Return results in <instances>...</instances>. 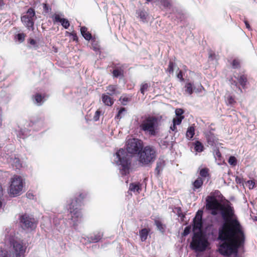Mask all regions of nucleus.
<instances>
[{
	"mask_svg": "<svg viewBox=\"0 0 257 257\" xmlns=\"http://www.w3.org/2000/svg\"><path fill=\"white\" fill-rule=\"evenodd\" d=\"M126 113V109L125 107H121L119 109L117 113L116 114L115 119L119 120L124 117Z\"/></svg>",
	"mask_w": 257,
	"mask_h": 257,
	"instance_id": "412c9836",
	"label": "nucleus"
},
{
	"mask_svg": "<svg viewBox=\"0 0 257 257\" xmlns=\"http://www.w3.org/2000/svg\"><path fill=\"white\" fill-rule=\"evenodd\" d=\"M101 113V111L100 109H97L95 111V114L93 117V119L94 121H96L99 120Z\"/></svg>",
	"mask_w": 257,
	"mask_h": 257,
	"instance_id": "79ce46f5",
	"label": "nucleus"
},
{
	"mask_svg": "<svg viewBox=\"0 0 257 257\" xmlns=\"http://www.w3.org/2000/svg\"><path fill=\"white\" fill-rule=\"evenodd\" d=\"M231 65L234 69H237L240 67V62L238 59H234Z\"/></svg>",
	"mask_w": 257,
	"mask_h": 257,
	"instance_id": "f704fd0d",
	"label": "nucleus"
},
{
	"mask_svg": "<svg viewBox=\"0 0 257 257\" xmlns=\"http://www.w3.org/2000/svg\"><path fill=\"white\" fill-rule=\"evenodd\" d=\"M190 227L189 226H187L185 228V229L184 230V231L183 233V235L186 236L190 233Z\"/></svg>",
	"mask_w": 257,
	"mask_h": 257,
	"instance_id": "49530a36",
	"label": "nucleus"
},
{
	"mask_svg": "<svg viewBox=\"0 0 257 257\" xmlns=\"http://www.w3.org/2000/svg\"><path fill=\"white\" fill-rule=\"evenodd\" d=\"M206 207L211 210V214L216 215L221 211L223 222L218 230V239L223 241L218 249L219 252L224 256L237 255L238 249L243 248L245 236L242 226L235 217L233 207L229 204H222L213 195L207 196Z\"/></svg>",
	"mask_w": 257,
	"mask_h": 257,
	"instance_id": "f257e3e1",
	"label": "nucleus"
},
{
	"mask_svg": "<svg viewBox=\"0 0 257 257\" xmlns=\"http://www.w3.org/2000/svg\"><path fill=\"white\" fill-rule=\"evenodd\" d=\"M149 232V231L147 228H143L140 231V236L142 241L147 239Z\"/></svg>",
	"mask_w": 257,
	"mask_h": 257,
	"instance_id": "a878e982",
	"label": "nucleus"
},
{
	"mask_svg": "<svg viewBox=\"0 0 257 257\" xmlns=\"http://www.w3.org/2000/svg\"><path fill=\"white\" fill-rule=\"evenodd\" d=\"M156 156L155 150L152 147L147 146L140 153L139 161L143 164H148L155 160Z\"/></svg>",
	"mask_w": 257,
	"mask_h": 257,
	"instance_id": "423d86ee",
	"label": "nucleus"
},
{
	"mask_svg": "<svg viewBox=\"0 0 257 257\" xmlns=\"http://www.w3.org/2000/svg\"><path fill=\"white\" fill-rule=\"evenodd\" d=\"M146 1V2L148 3L150 2H151L152 0H145Z\"/></svg>",
	"mask_w": 257,
	"mask_h": 257,
	"instance_id": "052dcab7",
	"label": "nucleus"
},
{
	"mask_svg": "<svg viewBox=\"0 0 257 257\" xmlns=\"http://www.w3.org/2000/svg\"><path fill=\"white\" fill-rule=\"evenodd\" d=\"M158 125V119L154 116H149L143 120L140 127L141 130L151 136H155Z\"/></svg>",
	"mask_w": 257,
	"mask_h": 257,
	"instance_id": "20e7f679",
	"label": "nucleus"
},
{
	"mask_svg": "<svg viewBox=\"0 0 257 257\" xmlns=\"http://www.w3.org/2000/svg\"><path fill=\"white\" fill-rule=\"evenodd\" d=\"M27 195L28 196V197H29L30 198L31 197V196H33V195L31 194L30 193L27 194Z\"/></svg>",
	"mask_w": 257,
	"mask_h": 257,
	"instance_id": "13d9d810",
	"label": "nucleus"
},
{
	"mask_svg": "<svg viewBox=\"0 0 257 257\" xmlns=\"http://www.w3.org/2000/svg\"><path fill=\"white\" fill-rule=\"evenodd\" d=\"M12 249L11 253L12 257H24L26 247L23 245L22 242L13 240L11 243Z\"/></svg>",
	"mask_w": 257,
	"mask_h": 257,
	"instance_id": "1a4fd4ad",
	"label": "nucleus"
},
{
	"mask_svg": "<svg viewBox=\"0 0 257 257\" xmlns=\"http://www.w3.org/2000/svg\"><path fill=\"white\" fill-rule=\"evenodd\" d=\"M5 5L4 0H0V10L1 9L2 7H4Z\"/></svg>",
	"mask_w": 257,
	"mask_h": 257,
	"instance_id": "6e6d98bb",
	"label": "nucleus"
},
{
	"mask_svg": "<svg viewBox=\"0 0 257 257\" xmlns=\"http://www.w3.org/2000/svg\"><path fill=\"white\" fill-rule=\"evenodd\" d=\"M203 184V179L200 177H198L192 183V189L195 191L197 189H200L202 187Z\"/></svg>",
	"mask_w": 257,
	"mask_h": 257,
	"instance_id": "2eb2a0df",
	"label": "nucleus"
},
{
	"mask_svg": "<svg viewBox=\"0 0 257 257\" xmlns=\"http://www.w3.org/2000/svg\"><path fill=\"white\" fill-rule=\"evenodd\" d=\"M244 24L245 25L246 28L247 29H248V30H250V26L248 22H247V20H244Z\"/></svg>",
	"mask_w": 257,
	"mask_h": 257,
	"instance_id": "864d4df0",
	"label": "nucleus"
},
{
	"mask_svg": "<svg viewBox=\"0 0 257 257\" xmlns=\"http://www.w3.org/2000/svg\"><path fill=\"white\" fill-rule=\"evenodd\" d=\"M137 14L138 15V17L140 19L141 21L143 23H146L147 22V19L148 17L147 13L144 10H138L136 12Z\"/></svg>",
	"mask_w": 257,
	"mask_h": 257,
	"instance_id": "dca6fc26",
	"label": "nucleus"
},
{
	"mask_svg": "<svg viewBox=\"0 0 257 257\" xmlns=\"http://www.w3.org/2000/svg\"><path fill=\"white\" fill-rule=\"evenodd\" d=\"M227 105H232L236 103V101L235 100L234 97L230 95L227 96Z\"/></svg>",
	"mask_w": 257,
	"mask_h": 257,
	"instance_id": "e433bc0d",
	"label": "nucleus"
},
{
	"mask_svg": "<svg viewBox=\"0 0 257 257\" xmlns=\"http://www.w3.org/2000/svg\"><path fill=\"white\" fill-rule=\"evenodd\" d=\"M156 224L159 229H160L161 227V222L159 221H155Z\"/></svg>",
	"mask_w": 257,
	"mask_h": 257,
	"instance_id": "4d7b16f0",
	"label": "nucleus"
},
{
	"mask_svg": "<svg viewBox=\"0 0 257 257\" xmlns=\"http://www.w3.org/2000/svg\"><path fill=\"white\" fill-rule=\"evenodd\" d=\"M237 79L238 83L242 86L243 89L246 88V85L248 83L247 75H240L237 77Z\"/></svg>",
	"mask_w": 257,
	"mask_h": 257,
	"instance_id": "ddd939ff",
	"label": "nucleus"
},
{
	"mask_svg": "<svg viewBox=\"0 0 257 257\" xmlns=\"http://www.w3.org/2000/svg\"><path fill=\"white\" fill-rule=\"evenodd\" d=\"M36 18L35 10L32 8H30L26 14L21 17V20L28 30L33 31L34 30V23Z\"/></svg>",
	"mask_w": 257,
	"mask_h": 257,
	"instance_id": "6e6552de",
	"label": "nucleus"
},
{
	"mask_svg": "<svg viewBox=\"0 0 257 257\" xmlns=\"http://www.w3.org/2000/svg\"><path fill=\"white\" fill-rule=\"evenodd\" d=\"M162 6L165 9L170 10L172 8V5L170 0H162Z\"/></svg>",
	"mask_w": 257,
	"mask_h": 257,
	"instance_id": "c85d7f7f",
	"label": "nucleus"
},
{
	"mask_svg": "<svg viewBox=\"0 0 257 257\" xmlns=\"http://www.w3.org/2000/svg\"><path fill=\"white\" fill-rule=\"evenodd\" d=\"M214 157L216 159L221 161L222 159L221 153L218 149L216 150L215 152Z\"/></svg>",
	"mask_w": 257,
	"mask_h": 257,
	"instance_id": "37998d69",
	"label": "nucleus"
},
{
	"mask_svg": "<svg viewBox=\"0 0 257 257\" xmlns=\"http://www.w3.org/2000/svg\"><path fill=\"white\" fill-rule=\"evenodd\" d=\"M11 256V252L9 253L7 250L2 248L0 249V257H10Z\"/></svg>",
	"mask_w": 257,
	"mask_h": 257,
	"instance_id": "c9c22d12",
	"label": "nucleus"
},
{
	"mask_svg": "<svg viewBox=\"0 0 257 257\" xmlns=\"http://www.w3.org/2000/svg\"><path fill=\"white\" fill-rule=\"evenodd\" d=\"M186 92L191 95L193 93V85L191 83H187L185 85Z\"/></svg>",
	"mask_w": 257,
	"mask_h": 257,
	"instance_id": "c756f323",
	"label": "nucleus"
},
{
	"mask_svg": "<svg viewBox=\"0 0 257 257\" xmlns=\"http://www.w3.org/2000/svg\"><path fill=\"white\" fill-rule=\"evenodd\" d=\"M195 135V127L193 126H189L186 133V138L188 140H191L193 138Z\"/></svg>",
	"mask_w": 257,
	"mask_h": 257,
	"instance_id": "b1692460",
	"label": "nucleus"
},
{
	"mask_svg": "<svg viewBox=\"0 0 257 257\" xmlns=\"http://www.w3.org/2000/svg\"><path fill=\"white\" fill-rule=\"evenodd\" d=\"M194 149L196 152H201L203 151L204 146L200 141H197L194 143Z\"/></svg>",
	"mask_w": 257,
	"mask_h": 257,
	"instance_id": "cd10ccee",
	"label": "nucleus"
},
{
	"mask_svg": "<svg viewBox=\"0 0 257 257\" xmlns=\"http://www.w3.org/2000/svg\"><path fill=\"white\" fill-rule=\"evenodd\" d=\"M42 5H43L44 12L45 14H48L51 12V8L50 7V6L48 4H47L46 3H44V4H43Z\"/></svg>",
	"mask_w": 257,
	"mask_h": 257,
	"instance_id": "58836bf2",
	"label": "nucleus"
},
{
	"mask_svg": "<svg viewBox=\"0 0 257 257\" xmlns=\"http://www.w3.org/2000/svg\"><path fill=\"white\" fill-rule=\"evenodd\" d=\"M20 220L24 229L33 230L37 226V221L35 218L30 217L27 214L21 215Z\"/></svg>",
	"mask_w": 257,
	"mask_h": 257,
	"instance_id": "9d476101",
	"label": "nucleus"
},
{
	"mask_svg": "<svg viewBox=\"0 0 257 257\" xmlns=\"http://www.w3.org/2000/svg\"><path fill=\"white\" fill-rule=\"evenodd\" d=\"M141 189V185L139 183H132L130 184L129 190L131 191H133L134 192H136L139 193Z\"/></svg>",
	"mask_w": 257,
	"mask_h": 257,
	"instance_id": "6ab92c4d",
	"label": "nucleus"
},
{
	"mask_svg": "<svg viewBox=\"0 0 257 257\" xmlns=\"http://www.w3.org/2000/svg\"><path fill=\"white\" fill-rule=\"evenodd\" d=\"M25 37L26 35L24 33H19L15 36V38L19 42L22 43L24 41Z\"/></svg>",
	"mask_w": 257,
	"mask_h": 257,
	"instance_id": "72a5a7b5",
	"label": "nucleus"
},
{
	"mask_svg": "<svg viewBox=\"0 0 257 257\" xmlns=\"http://www.w3.org/2000/svg\"><path fill=\"white\" fill-rule=\"evenodd\" d=\"M184 116H179V117L176 116L173 119V122L177 125H179L181 124L182 120L184 119Z\"/></svg>",
	"mask_w": 257,
	"mask_h": 257,
	"instance_id": "ea45409f",
	"label": "nucleus"
},
{
	"mask_svg": "<svg viewBox=\"0 0 257 257\" xmlns=\"http://www.w3.org/2000/svg\"><path fill=\"white\" fill-rule=\"evenodd\" d=\"M208 243L207 240L201 232H195L190 243V246L192 249L202 251L206 249Z\"/></svg>",
	"mask_w": 257,
	"mask_h": 257,
	"instance_id": "39448f33",
	"label": "nucleus"
},
{
	"mask_svg": "<svg viewBox=\"0 0 257 257\" xmlns=\"http://www.w3.org/2000/svg\"><path fill=\"white\" fill-rule=\"evenodd\" d=\"M111 95L103 94L102 95V101L103 103L107 106H111L114 103V99L110 97Z\"/></svg>",
	"mask_w": 257,
	"mask_h": 257,
	"instance_id": "f8f14e48",
	"label": "nucleus"
},
{
	"mask_svg": "<svg viewBox=\"0 0 257 257\" xmlns=\"http://www.w3.org/2000/svg\"><path fill=\"white\" fill-rule=\"evenodd\" d=\"M1 122H2V120H1V119L0 118V124L1 123Z\"/></svg>",
	"mask_w": 257,
	"mask_h": 257,
	"instance_id": "e2e57ef3",
	"label": "nucleus"
},
{
	"mask_svg": "<svg viewBox=\"0 0 257 257\" xmlns=\"http://www.w3.org/2000/svg\"><path fill=\"white\" fill-rule=\"evenodd\" d=\"M112 75L114 77H123L124 75L123 67H115L112 71Z\"/></svg>",
	"mask_w": 257,
	"mask_h": 257,
	"instance_id": "a211bd4d",
	"label": "nucleus"
},
{
	"mask_svg": "<svg viewBox=\"0 0 257 257\" xmlns=\"http://www.w3.org/2000/svg\"><path fill=\"white\" fill-rule=\"evenodd\" d=\"M86 196V193L79 192L78 196L75 197L69 204V210L71 214V220L73 222L74 227H76L82 222V214L81 212L80 207Z\"/></svg>",
	"mask_w": 257,
	"mask_h": 257,
	"instance_id": "7ed1b4c3",
	"label": "nucleus"
},
{
	"mask_svg": "<svg viewBox=\"0 0 257 257\" xmlns=\"http://www.w3.org/2000/svg\"><path fill=\"white\" fill-rule=\"evenodd\" d=\"M177 78L180 79L181 82L184 81V78H183V72L181 70H180L179 73L177 75Z\"/></svg>",
	"mask_w": 257,
	"mask_h": 257,
	"instance_id": "a18cd8bd",
	"label": "nucleus"
},
{
	"mask_svg": "<svg viewBox=\"0 0 257 257\" xmlns=\"http://www.w3.org/2000/svg\"><path fill=\"white\" fill-rule=\"evenodd\" d=\"M215 55L214 54H210V55H209V57H212L213 56Z\"/></svg>",
	"mask_w": 257,
	"mask_h": 257,
	"instance_id": "bf43d9fd",
	"label": "nucleus"
},
{
	"mask_svg": "<svg viewBox=\"0 0 257 257\" xmlns=\"http://www.w3.org/2000/svg\"><path fill=\"white\" fill-rule=\"evenodd\" d=\"M228 163L232 166H236L237 164V159L234 156H230L228 159Z\"/></svg>",
	"mask_w": 257,
	"mask_h": 257,
	"instance_id": "4c0bfd02",
	"label": "nucleus"
},
{
	"mask_svg": "<svg viewBox=\"0 0 257 257\" xmlns=\"http://www.w3.org/2000/svg\"><path fill=\"white\" fill-rule=\"evenodd\" d=\"M201 214L199 215V211L197 212L195 217L194 219V226L196 228H200L202 226V212L201 211Z\"/></svg>",
	"mask_w": 257,
	"mask_h": 257,
	"instance_id": "f3484780",
	"label": "nucleus"
},
{
	"mask_svg": "<svg viewBox=\"0 0 257 257\" xmlns=\"http://www.w3.org/2000/svg\"><path fill=\"white\" fill-rule=\"evenodd\" d=\"M101 239V237L100 235L97 236V237H95V238H92V240L95 242H96L97 241H98L100 239Z\"/></svg>",
	"mask_w": 257,
	"mask_h": 257,
	"instance_id": "603ef678",
	"label": "nucleus"
},
{
	"mask_svg": "<svg viewBox=\"0 0 257 257\" xmlns=\"http://www.w3.org/2000/svg\"><path fill=\"white\" fill-rule=\"evenodd\" d=\"M3 190L2 186L0 184V199H1L2 197L3 196ZM2 202L1 200H0V207H2Z\"/></svg>",
	"mask_w": 257,
	"mask_h": 257,
	"instance_id": "de8ad7c7",
	"label": "nucleus"
},
{
	"mask_svg": "<svg viewBox=\"0 0 257 257\" xmlns=\"http://www.w3.org/2000/svg\"><path fill=\"white\" fill-rule=\"evenodd\" d=\"M246 184L248 185V188L250 189L254 188L255 186L254 180H248L247 181Z\"/></svg>",
	"mask_w": 257,
	"mask_h": 257,
	"instance_id": "c03bdc74",
	"label": "nucleus"
},
{
	"mask_svg": "<svg viewBox=\"0 0 257 257\" xmlns=\"http://www.w3.org/2000/svg\"><path fill=\"white\" fill-rule=\"evenodd\" d=\"M52 19L54 23H60L65 29H68L70 26L69 21L66 19L61 18L59 14H54L52 16Z\"/></svg>",
	"mask_w": 257,
	"mask_h": 257,
	"instance_id": "9b49d317",
	"label": "nucleus"
},
{
	"mask_svg": "<svg viewBox=\"0 0 257 257\" xmlns=\"http://www.w3.org/2000/svg\"><path fill=\"white\" fill-rule=\"evenodd\" d=\"M66 35L72 36V40L73 41L78 42V38L77 36V34L75 31H72V32H69L68 31L66 32Z\"/></svg>",
	"mask_w": 257,
	"mask_h": 257,
	"instance_id": "7c9ffc66",
	"label": "nucleus"
},
{
	"mask_svg": "<svg viewBox=\"0 0 257 257\" xmlns=\"http://www.w3.org/2000/svg\"><path fill=\"white\" fill-rule=\"evenodd\" d=\"M131 99L132 96H127L126 94H123L120 96L119 100L123 105H125L128 102L131 101Z\"/></svg>",
	"mask_w": 257,
	"mask_h": 257,
	"instance_id": "393cba45",
	"label": "nucleus"
},
{
	"mask_svg": "<svg viewBox=\"0 0 257 257\" xmlns=\"http://www.w3.org/2000/svg\"><path fill=\"white\" fill-rule=\"evenodd\" d=\"M176 124L173 123V125H172L170 126V128L173 131H177V127H176Z\"/></svg>",
	"mask_w": 257,
	"mask_h": 257,
	"instance_id": "3c124183",
	"label": "nucleus"
},
{
	"mask_svg": "<svg viewBox=\"0 0 257 257\" xmlns=\"http://www.w3.org/2000/svg\"><path fill=\"white\" fill-rule=\"evenodd\" d=\"M184 113V110L182 108H177L175 110V114L177 117H179V116H184V115H183Z\"/></svg>",
	"mask_w": 257,
	"mask_h": 257,
	"instance_id": "a19ab883",
	"label": "nucleus"
},
{
	"mask_svg": "<svg viewBox=\"0 0 257 257\" xmlns=\"http://www.w3.org/2000/svg\"><path fill=\"white\" fill-rule=\"evenodd\" d=\"M175 64L171 61L169 62L168 67L166 69L167 72L170 74H173L174 72V66Z\"/></svg>",
	"mask_w": 257,
	"mask_h": 257,
	"instance_id": "2f4dec72",
	"label": "nucleus"
},
{
	"mask_svg": "<svg viewBox=\"0 0 257 257\" xmlns=\"http://www.w3.org/2000/svg\"><path fill=\"white\" fill-rule=\"evenodd\" d=\"M159 168V166H157L156 169H158Z\"/></svg>",
	"mask_w": 257,
	"mask_h": 257,
	"instance_id": "0e129e2a",
	"label": "nucleus"
},
{
	"mask_svg": "<svg viewBox=\"0 0 257 257\" xmlns=\"http://www.w3.org/2000/svg\"><path fill=\"white\" fill-rule=\"evenodd\" d=\"M199 175L200 176V177H201L202 179L210 178V174L209 173V169L207 168L201 169L200 171Z\"/></svg>",
	"mask_w": 257,
	"mask_h": 257,
	"instance_id": "5701e85b",
	"label": "nucleus"
},
{
	"mask_svg": "<svg viewBox=\"0 0 257 257\" xmlns=\"http://www.w3.org/2000/svg\"><path fill=\"white\" fill-rule=\"evenodd\" d=\"M230 81H231V82H231V84H233V85H235V86H237V82L236 81L233 80V79H232V78H231L230 79Z\"/></svg>",
	"mask_w": 257,
	"mask_h": 257,
	"instance_id": "5fc2aeb1",
	"label": "nucleus"
},
{
	"mask_svg": "<svg viewBox=\"0 0 257 257\" xmlns=\"http://www.w3.org/2000/svg\"><path fill=\"white\" fill-rule=\"evenodd\" d=\"M143 142L136 138L127 140L126 144V150L120 149L115 153L117 160V165L120 166V172L122 175L129 174L132 164V157L139 154L143 150Z\"/></svg>",
	"mask_w": 257,
	"mask_h": 257,
	"instance_id": "f03ea898",
	"label": "nucleus"
},
{
	"mask_svg": "<svg viewBox=\"0 0 257 257\" xmlns=\"http://www.w3.org/2000/svg\"><path fill=\"white\" fill-rule=\"evenodd\" d=\"M34 99L36 101V102L37 103L41 104V102L43 101V99L44 98V97H43L39 93H36L34 96Z\"/></svg>",
	"mask_w": 257,
	"mask_h": 257,
	"instance_id": "473e14b6",
	"label": "nucleus"
},
{
	"mask_svg": "<svg viewBox=\"0 0 257 257\" xmlns=\"http://www.w3.org/2000/svg\"><path fill=\"white\" fill-rule=\"evenodd\" d=\"M29 43L32 45H35L36 44V41L33 39H30L29 40Z\"/></svg>",
	"mask_w": 257,
	"mask_h": 257,
	"instance_id": "8fccbe9b",
	"label": "nucleus"
},
{
	"mask_svg": "<svg viewBox=\"0 0 257 257\" xmlns=\"http://www.w3.org/2000/svg\"><path fill=\"white\" fill-rule=\"evenodd\" d=\"M208 143L211 146H214L217 143L218 139L213 134H210L207 137Z\"/></svg>",
	"mask_w": 257,
	"mask_h": 257,
	"instance_id": "4be33fe9",
	"label": "nucleus"
},
{
	"mask_svg": "<svg viewBox=\"0 0 257 257\" xmlns=\"http://www.w3.org/2000/svg\"><path fill=\"white\" fill-rule=\"evenodd\" d=\"M106 90L108 91L107 94L109 95H114L117 93V86L115 85H109L106 87Z\"/></svg>",
	"mask_w": 257,
	"mask_h": 257,
	"instance_id": "aec40b11",
	"label": "nucleus"
},
{
	"mask_svg": "<svg viewBox=\"0 0 257 257\" xmlns=\"http://www.w3.org/2000/svg\"><path fill=\"white\" fill-rule=\"evenodd\" d=\"M239 89L240 90V92H242V89L240 87H239Z\"/></svg>",
	"mask_w": 257,
	"mask_h": 257,
	"instance_id": "680f3d73",
	"label": "nucleus"
},
{
	"mask_svg": "<svg viewBox=\"0 0 257 257\" xmlns=\"http://www.w3.org/2000/svg\"><path fill=\"white\" fill-rule=\"evenodd\" d=\"M24 187V182L22 177L14 175L11 179V184L10 186V194L13 196L20 195Z\"/></svg>",
	"mask_w": 257,
	"mask_h": 257,
	"instance_id": "0eeeda50",
	"label": "nucleus"
},
{
	"mask_svg": "<svg viewBox=\"0 0 257 257\" xmlns=\"http://www.w3.org/2000/svg\"><path fill=\"white\" fill-rule=\"evenodd\" d=\"M15 163H16V167L17 168H19L22 166V164L20 163V160L19 159H15Z\"/></svg>",
	"mask_w": 257,
	"mask_h": 257,
	"instance_id": "09e8293b",
	"label": "nucleus"
},
{
	"mask_svg": "<svg viewBox=\"0 0 257 257\" xmlns=\"http://www.w3.org/2000/svg\"><path fill=\"white\" fill-rule=\"evenodd\" d=\"M150 87V84L146 82H143L140 86V91L141 93L144 95L145 93L148 91L149 87Z\"/></svg>",
	"mask_w": 257,
	"mask_h": 257,
	"instance_id": "bb28decb",
	"label": "nucleus"
},
{
	"mask_svg": "<svg viewBox=\"0 0 257 257\" xmlns=\"http://www.w3.org/2000/svg\"><path fill=\"white\" fill-rule=\"evenodd\" d=\"M80 32L85 40L89 41L92 39L91 34L88 31V29L85 26H82L80 28Z\"/></svg>",
	"mask_w": 257,
	"mask_h": 257,
	"instance_id": "4468645a",
	"label": "nucleus"
}]
</instances>
